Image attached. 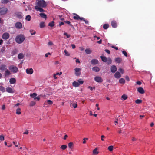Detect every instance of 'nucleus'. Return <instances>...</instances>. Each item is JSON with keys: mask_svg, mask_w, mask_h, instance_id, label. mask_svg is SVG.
I'll return each instance as SVG.
<instances>
[{"mask_svg": "<svg viewBox=\"0 0 155 155\" xmlns=\"http://www.w3.org/2000/svg\"><path fill=\"white\" fill-rule=\"evenodd\" d=\"M113 146L112 145L108 147V149L110 151H111L113 150Z\"/></svg>", "mask_w": 155, "mask_h": 155, "instance_id": "48", "label": "nucleus"}, {"mask_svg": "<svg viewBox=\"0 0 155 155\" xmlns=\"http://www.w3.org/2000/svg\"><path fill=\"white\" fill-rule=\"evenodd\" d=\"M109 27V25L107 24H105L103 25V28L104 29H107Z\"/></svg>", "mask_w": 155, "mask_h": 155, "instance_id": "32", "label": "nucleus"}, {"mask_svg": "<svg viewBox=\"0 0 155 155\" xmlns=\"http://www.w3.org/2000/svg\"><path fill=\"white\" fill-rule=\"evenodd\" d=\"M111 47L112 48H114L116 49V50H118V48L117 47H115L114 46H111Z\"/></svg>", "mask_w": 155, "mask_h": 155, "instance_id": "59", "label": "nucleus"}, {"mask_svg": "<svg viewBox=\"0 0 155 155\" xmlns=\"http://www.w3.org/2000/svg\"><path fill=\"white\" fill-rule=\"evenodd\" d=\"M9 34L8 33L5 32L3 34L2 37L3 39L7 40L9 38Z\"/></svg>", "mask_w": 155, "mask_h": 155, "instance_id": "5", "label": "nucleus"}, {"mask_svg": "<svg viewBox=\"0 0 155 155\" xmlns=\"http://www.w3.org/2000/svg\"><path fill=\"white\" fill-rule=\"evenodd\" d=\"M92 69L93 71L95 72H98L100 71L99 68L96 66L93 67Z\"/></svg>", "mask_w": 155, "mask_h": 155, "instance_id": "20", "label": "nucleus"}, {"mask_svg": "<svg viewBox=\"0 0 155 155\" xmlns=\"http://www.w3.org/2000/svg\"><path fill=\"white\" fill-rule=\"evenodd\" d=\"M26 73L28 74H31L33 72V70L32 68H28L26 69Z\"/></svg>", "mask_w": 155, "mask_h": 155, "instance_id": "12", "label": "nucleus"}, {"mask_svg": "<svg viewBox=\"0 0 155 155\" xmlns=\"http://www.w3.org/2000/svg\"><path fill=\"white\" fill-rule=\"evenodd\" d=\"M123 54L126 57L127 56V52L125 51H122Z\"/></svg>", "mask_w": 155, "mask_h": 155, "instance_id": "53", "label": "nucleus"}, {"mask_svg": "<svg viewBox=\"0 0 155 155\" xmlns=\"http://www.w3.org/2000/svg\"><path fill=\"white\" fill-rule=\"evenodd\" d=\"M59 18H60V19L61 20V21H63V20H64V18H63L62 17V16H59Z\"/></svg>", "mask_w": 155, "mask_h": 155, "instance_id": "64", "label": "nucleus"}, {"mask_svg": "<svg viewBox=\"0 0 155 155\" xmlns=\"http://www.w3.org/2000/svg\"><path fill=\"white\" fill-rule=\"evenodd\" d=\"M21 110L20 108H18L16 110V114L18 115L20 114L21 113Z\"/></svg>", "mask_w": 155, "mask_h": 155, "instance_id": "34", "label": "nucleus"}, {"mask_svg": "<svg viewBox=\"0 0 155 155\" xmlns=\"http://www.w3.org/2000/svg\"><path fill=\"white\" fill-rule=\"evenodd\" d=\"M135 102L137 104H139L142 102V100L140 99H137L135 101Z\"/></svg>", "mask_w": 155, "mask_h": 155, "instance_id": "44", "label": "nucleus"}, {"mask_svg": "<svg viewBox=\"0 0 155 155\" xmlns=\"http://www.w3.org/2000/svg\"><path fill=\"white\" fill-rule=\"evenodd\" d=\"M111 71L113 73H115L117 70L116 67L115 65H113L111 67Z\"/></svg>", "mask_w": 155, "mask_h": 155, "instance_id": "15", "label": "nucleus"}, {"mask_svg": "<svg viewBox=\"0 0 155 155\" xmlns=\"http://www.w3.org/2000/svg\"><path fill=\"white\" fill-rule=\"evenodd\" d=\"M94 80L97 82L101 83L103 81V79L99 76H96L94 78Z\"/></svg>", "mask_w": 155, "mask_h": 155, "instance_id": "7", "label": "nucleus"}, {"mask_svg": "<svg viewBox=\"0 0 155 155\" xmlns=\"http://www.w3.org/2000/svg\"><path fill=\"white\" fill-rule=\"evenodd\" d=\"M136 83L137 84L140 85L142 84L141 82L140 81H137L136 82Z\"/></svg>", "mask_w": 155, "mask_h": 155, "instance_id": "63", "label": "nucleus"}, {"mask_svg": "<svg viewBox=\"0 0 155 155\" xmlns=\"http://www.w3.org/2000/svg\"><path fill=\"white\" fill-rule=\"evenodd\" d=\"M104 137H105L103 135H101V140L102 141H104V140L103 139V138H104Z\"/></svg>", "mask_w": 155, "mask_h": 155, "instance_id": "62", "label": "nucleus"}, {"mask_svg": "<svg viewBox=\"0 0 155 155\" xmlns=\"http://www.w3.org/2000/svg\"><path fill=\"white\" fill-rule=\"evenodd\" d=\"M47 103L49 105H51L53 104V102L51 100H48L45 102V103Z\"/></svg>", "mask_w": 155, "mask_h": 155, "instance_id": "35", "label": "nucleus"}, {"mask_svg": "<svg viewBox=\"0 0 155 155\" xmlns=\"http://www.w3.org/2000/svg\"><path fill=\"white\" fill-rule=\"evenodd\" d=\"M122 61V59L121 58L117 57L115 59V61L117 63H120Z\"/></svg>", "mask_w": 155, "mask_h": 155, "instance_id": "16", "label": "nucleus"}, {"mask_svg": "<svg viewBox=\"0 0 155 155\" xmlns=\"http://www.w3.org/2000/svg\"><path fill=\"white\" fill-rule=\"evenodd\" d=\"M8 11L7 8L3 7L0 8V14L1 15H4Z\"/></svg>", "mask_w": 155, "mask_h": 155, "instance_id": "4", "label": "nucleus"}, {"mask_svg": "<svg viewBox=\"0 0 155 155\" xmlns=\"http://www.w3.org/2000/svg\"><path fill=\"white\" fill-rule=\"evenodd\" d=\"M31 19V16L29 15H27L25 18V19L28 21H30Z\"/></svg>", "mask_w": 155, "mask_h": 155, "instance_id": "36", "label": "nucleus"}, {"mask_svg": "<svg viewBox=\"0 0 155 155\" xmlns=\"http://www.w3.org/2000/svg\"><path fill=\"white\" fill-rule=\"evenodd\" d=\"M0 91L3 92H4L5 91V88L2 86H0Z\"/></svg>", "mask_w": 155, "mask_h": 155, "instance_id": "37", "label": "nucleus"}, {"mask_svg": "<svg viewBox=\"0 0 155 155\" xmlns=\"http://www.w3.org/2000/svg\"><path fill=\"white\" fill-rule=\"evenodd\" d=\"M97 148L94 149L93 150V153L94 155H97L98 153V152L97 151Z\"/></svg>", "mask_w": 155, "mask_h": 155, "instance_id": "33", "label": "nucleus"}, {"mask_svg": "<svg viewBox=\"0 0 155 155\" xmlns=\"http://www.w3.org/2000/svg\"><path fill=\"white\" fill-rule=\"evenodd\" d=\"M107 64L109 65L110 64L112 63V60L110 58H108L107 59V61H106Z\"/></svg>", "mask_w": 155, "mask_h": 155, "instance_id": "28", "label": "nucleus"}, {"mask_svg": "<svg viewBox=\"0 0 155 155\" xmlns=\"http://www.w3.org/2000/svg\"><path fill=\"white\" fill-rule=\"evenodd\" d=\"M37 95V94L36 93H34L32 94H30V96L32 98H34Z\"/></svg>", "mask_w": 155, "mask_h": 155, "instance_id": "42", "label": "nucleus"}, {"mask_svg": "<svg viewBox=\"0 0 155 155\" xmlns=\"http://www.w3.org/2000/svg\"><path fill=\"white\" fill-rule=\"evenodd\" d=\"M4 137L3 135L0 136V140L3 141L4 140Z\"/></svg>", "mask_w": 155, "mask_h": 155, "instance_id": "52", "label": "nucleus"}, {"mask_svg": "<svg viewBox=\"0 0 155 155\" xmlns=\"http://www.w3.org/2000/svg\"><path fill=\"white\" fill-rule=\"evenodd\" d=\"M15 27L17 28L21 29L22 28V23L19 22H17L15 24Z\"/></svg>", "mask_w": 155, "mask_h": 155, "instance_id": "9", "label": "nucleus"}, {"mask_svg": "<svg viewBox=\"0 0 155 155\" xmlns=\"http://www.w3.org/2000/svg\"><path fill=\"white\" fill-rule=\"evenodd\" d=\"M30 32L32 35H34L36 33L35 31L33 30H30Z\"/></svg>", "mask_w": 155, "mask_h": 155, "instance_id": "46", "label": "nucleus"}, {"mask_svg": "<svg viewBox=\"0 0 155 155\" xmlns=\"http://www.w3.org/2000/svg\"><path fill=\"white\" fill-rule=\"evenodd\" d=\"M121 97L124 100H125L127 98V97L126 95L124 94L122 95Z\"/></svg>", "mask_w": 155, "mask_h": 155, "instance_id": "47", "label": "nucleus"}, {"mask_svg": "<svg viewBox=\"0 0 155 155\" xmlns=\"http://www.w3.org/2000/svg\"><path fill=\"white\" fill-rule=\"evenodd\" d=\"M64 52L65 54V55L67 56H69L70 54L67 52V51L65 49L64 51Z\"/></svg>", "mask_w": 155, "mask_h": 155, "instance_id": "51", "label": "nucleus"}, {"mask_svg": "<svg viewBox=\"0 0 155 155\" xmlns=\"http://www.w3.org/2000/svg\"><path fill=\"white\" fill-rule=\"evenodd\" d=\"M78 82L80 84H80H82L84 83V81H82L81 80V79H79L78 80Z\"/></svg>", "mask_w": 155, "mask_h": 155, "instance_id": "54", "label": "nucleus"}, {"mask_svg": "<svg viewBox=\"0 0 155 155\" xmlns=\"http://www.w3.org/2000/svg\"><path fill=\"white\" fill-rule=\"evenodd\" d=\"M105 51L107 52L108 54H110V51L108 49H105Z\"/></svg>", "mask_w": 155, "mask_h": 155, "instance_id": "58", "label": "nucleus"}, {"mask_svg": "<svg viewBox=\"0 0 155 155\" xmlns=\"http://www.w3.org/2000/svg\"><path fill=\"white\" fill-rule=\"evenodd\" d=\"M91 62L92 65H95L98 63L99 61L97 59H93L91 60Z\"/></svg>", "mask_w": 155, "mask_h": 155, "instance_id": "11", "label": "nucleus"}, {"mask_svg": "<svg viewBox=\"0 0 155 155\" xmlns=\"http://www.w3.org/2000/svg\"><path fill=\"white\" fill-rule=\"evenodd\" d=\"M16 80L14 78H11L9 80V82L10 84H13L16 83Z\"/></svg>", "mask_w": 155, "mask_h": 155, "instance_id": "21", "label": "nucleus"}, {"mask_svg": "<svg viewBox=\"0 0 155 155\" xmlns=\"http://www.w3.org/2000/svg\"><path fill=\"white\" fill-rule=\"evenodd\" d=\"M73 142H71L68 143V147H69V148L71 149L72 148V147L73 146Z\"/></svg>", "mask_w": 155, "mask_h": 155, "instance_id": "40", "label": "nucleus"}, {"mask_svg": "<svg viewBox=\"0 0 155 155\" xmlns=\"http://www.w3.org/2000/svg\"><path fill=\"white\" fill-rule=\"evenodd\" d=\"M25 39V37L22 34H20L16 36L15 40L16 42L18 44L22 43Z\"/></svg>", "mask_w": 155, "mask_h": 155, "instance_id": "1", "label": "nucleus"}, {"mask_svg": "<svg viewBox=\"0 0 155 155\" xmlns=\"http://www.w3.org/2000/svg\"><path fill=\"white\" fill-rule=\"evenodd\" d=\"M6 92L9 93H13L14 92V90L9 87H7L6 89Z\"/></svg>", "mask_w": 155, "mask_h": 155, "instance_id": "13", "label": "nucleus"}, {"mask_svg": "<svg viewBox=\"0 0 155 155\" xmlns=\"http://www.w3.org/2000/svg\"><path fill=\"white\" fill-rule=\"evenodd\" d=\"M74 15L75 16L73 17V18L74 19L77 20L80 19L81 20V18L78 15L75 13L74 14Z\"/></svg>", "mask_w": 155, "mask_h": 155, "instance_id": "19", "label": "nucleus"}, {"mask_svg": "<svg viewBox=\"0 0 155 155\" xmlns=\"http://www.w3.org/2000/svg\"><path fill=\"white\" fill-rule=\"evenodd\" d=\"M8 67L5 64H2L0 66V70L2 71H5L7 69Z\"/></svg>", "mask_w": 155, "mask_h": 155, "instance_id": "8", "label": "nucleus"}, {"mask_svg": "<svg viewBox=\"0 0 155 155\" xmlns=\"http://www.w3.org/2000/svg\"><path fill=\"white\" fill-rule=\"evenodd\" d=\"M36 104V102L34 101H31L29 104V105L31 106H33L35 105Z\"/></svg>", "mask_w": 155, "mask_h": 155, "instance_id": "45", "label": "nucleus"}, {"mask_svg": "<svg viewBox=\"0 0 155 155\" xmlns=\"http://www.w3.org/2000/svg\"><path fill=\"white\" fill-rule=\"evenodd\" d=\"M34 100L39 101L40 99V98L39 96L35 97V98H34Z\"/></svg>", "mask_w": 155, "mask_h": 155, "instance_id": "55", "label": "nucleus"}, {"mask_svg": "<svg viewBox=\"0 0 155 155\" xmlns=\"http://www.w3.org/2000/svg\"><path fill=\"white\" fill-rule=\"evenodd\" d=\"M45 26V23L43 22H41L40 24V28H44Z\"/></svg>", "mask_w": 155, "mask_h": 155, "instance_id": "41", "label": "nucleus"}, {"mask_svg": "<svg viewBox=\"0 0 155 155\" xmlns=\"http://www.w3.org/2000/svg\"><path fill=\"white\" fill-rule=\"evenodd\" d=\"M125 79L126 80L128 81H129L130 80V79L129 77L127 76H126L125 77Z\"/></svg>", "mask_w": 155, "mask_h": 155, "instance_id": "60", "label": "nucleus"}, {"mask_svg": "<svg viewBox=\"0 0 155 155\" xmlns=\"http://www.w3.org/2000/svg\"><path fill=\"white\" fill-rule=\"evenodd\" d=\"M47 4L46 2L44 0H37L36 2V5L38 7L44 8L46 7Z\"/></svg>", "mask_w": 155, "mask_h": 155, "instance_id": "2", "label": "nucleus"}, {"mask_svg": "<svg viewBox=\"0 0 155 155\" xmlns=\"http://www.w3.org/2000/svg\"><path fill=\"white\" fill-rule=\"evenodd\" d=\"M114 76L116 78H119L121 77L120 73L119 72H117L114 74Z\"/></svg>", "mask_w": 155, "mask_h": 155, "instance_id": "17", "label": "nucleus"}, {"mask_svg": "<svg viewBox=\"0 0 155 155\" xmlns=\"http://www.w3.org/2000/svg\"><path fill=\"white\" fill-rule=\"evenodd\" d=\"M125 80L123 78H121L119 80V82L122 84H124L125 83Z\"/></svg>", "mask_w": 155, "mask_h": 155, "instance_id": "25", "label": "nucleus"}, {"mask_svg": "<svg viewBox=\"0 0 155 155\" xmlns=\"http://www.w3.org/2000/svg\"><path fill=\"white\" fill-rule=\"evenodd\" d=\"M70 105L71 107H73L74 108L77 107L78 106L77 103H71L70 104Z\"/></svg>", "mask_w": 155, "mask_h": 155, "instance_id": "23", "label": "nucleus"}, {"mask_svg": "<svg viewBox=\"0 0 155 155\" xmlns=\"http://www.w3.org/2000/svg\"><path fill=\"white\" fill-rule=\"evenodd\" d=\"M35 8L37 11H39L41 12L44 11V10L42 8V7H38V6H35Z\"/></svg>", "mask_w": 155, "mask_h": 155, "instance_id": "14", "label": "nucleus"}, {"mask_svg": "<svg viewBox=\"0 0 155 155\" xmlns=\"http://www.w3.org/2000/svg\"><path fill=\"white\" fill-rule=\"evenodd\" d=\"M100 58L104 62H106L107 58L106 57L101 56Z\"/></svg>", "mask_w": 155, "mask_h": 155, "instance_id": "27", "label": "nucleus"}, {"mask_svg": "<svg viewBox=\"0 0 155 155\" xmlns=\"http://www.w3.org/2000/svg\"><path fill=\"white\" fill-rule=\"evenodd\" d=\"M119 71H120V72H121V73L122 74H123L124 73V70L122 69V68H120L119 69Z\"/></svg>", "mask_w": 155, "mask_h": 155, "instance_id": "57", "label": "nucleus"}, {"mask_svg": "<svg viewBox=\"0 0 155 155\" xmlns=\"http://www.w3.org/2000/svg\"><path fill=\"white\" fill-rule=\"evenodd\" d=\"M86 53L87 54H89L91 53L92 51L89 48H87L85 50Z\"/></svg>", "mask_w": 155, "mask_h": 155, "instance_id": "31", "label": "nucleus"}, {"mask_svg": "<svg viewBox=\"0 0 155 155\" xmlns=\"http://www.w3.org/2000/svg\"><path fill=\"white\" fill-rule=\"evenodd\" d=\"M64 22L65 23H66L67 24L69 25L72 28H74V27L73 25L71 24V22L70 21H64Z\"/></svg>", "mask_w": 155, "mask_h": 155, "instance_id": "29", "label": "nucleus"}, {"mask_svg": "<svg viewBox=\"0 0 155 155\" xmlns=\"http://www.w3.org/2000/svg\"><path fill=\"white\" fill-rule=\"evenodd\" d=\"M28 133L29 132H28V130H26V131L23 133V134H28Z\"/></svg>", "mask_w": 155, "mask_h": 155, "instance_id": "61", "label": "nucleus"}, {"mask_svg": "<svg viewBox=\"0 0 155 155\" xmlns=\"http://www.w3.org/2000/svg\"><path fill=\"white\" fill-rule=\"evenodd\" d=\"M24 57V55L22 53H20L19 54L18 56V59H23V58Z\"/></svg>", "mask_w": 155, "mask_h": 155, "instance_id": "30", "label": "nucleus"}, {"mask_svg": "<svg viewBox=\"0 0 155 155\" xmlns=\"http://www.w3.org/2000/svg\"><path fill=\"white\" fill-rule=\"evenodd\" d=\"M74 70L75 72V74L76 76H80L81 74V72H80L81 69L79 68H76Z\"/></svg>", "mask_w": 155, "mask_h": 155, "instance_id": "6", "label": "nucleus"}, {"mask_svg": "<svg viewBox=\"0 0 155 155\" xmlns=\"http://www.w3.org/2000/svg\"><path fill=\"white\" fill-rule=\"evenodd\" d=\"M39 15L40 17L43 18H47V15L44 13H40L39 14Z\"/></svg>", "mask_w": 155, "mask_h": 155, "instance_id": "26", "label": "nucleus"}, {"mask_svg": "<svg viewBox=\"0 0 155 155\" xmlns=\"http://www.w3.org/2000/svg\"><path fill=\"white\" fill-rule=\"evenodd\" d=\"M9 68L12 72L14 73L17 72L18 71V68L13 65L10 66L9 67Z\"/></svg>", "mask_w": 155, "mask_h": 155, "instance_id": "3", "label": "nucleus"}, {"mask_svg": "<svg viewBox=\"0 0 155 155\" xmlns=\"http://www.w3.org/2000/svg\"><path fill=\"white\" fill-rule=\"evenodd\" d=\"M111 25L112 27L114 28H116L117 27V25L116 21H112L111 22Z\"/></svg>", "mask_w": 155, "mask_h": 155, "instance_id": "18", "label": "nucleus"}, {"mask_svg": "<svg viewBox=\"0 0 155 155\" xmlns=\"http://www.w3.org/2000/svg\"><path fill=\"white\" fill-rule=\"evenodd\" d=\"M17 50L16 49L12 51V54L13 55H15L17 53Z\"/></svg>", "mask_w": 155, "mask_h": 155, "instance_id": "50", "label": "nucleus"}, {"mask_svg": "<svg viewBox=\"0 0 155 155\" xmlns=\"http://www.w3.org/2000/svg\"><path fill=\"white\" fill-rule=\"evenodd\" d=\"M48 25L51 27H53L54 25V21H52L51 22H50Z\"/></svg>", "mask_w": 155, "mask_h": 155, "instance_id": "39", "label": "nucleus"}, {"mask_svg": "<svg viewBox=\"0 0 155 155\" xmlns=\"http://www.w3.org/2000/svg\"><path fill=\"white\" fill-rule=\"evenodd\" d=\"M81 20H83L84 21L86 24H88V21L85 20V18H84L81 17Z\"/></svg>", "mask_w": 155, "mask_h": 155, "instance_id": "49", "label": "nucleus"}, {"mask_svg": "<svg viewBox=\"0 0 155 155\" xmlns=\"http://www.w3.org/2000/svg\"><path fill=\"white\" fill-rule=\"evenodd\" d=\"M72 85L75 87H78L80 85V84L78 82L74 81Z\"/></svg>", "mask_w": 155, "mask_h": 155, "instance_id": "24", "label": "nucleus"}, {"mask_svg": "<svg viewBox=\"0 0 155 155\" xmlns=\"http://www.w3.org/2000/svg\"><path fill=\"white\" fill-rule=\"evenodd\" d=\"M67 148V146L65 145H63L61 146L60 148L62 150H64Z\"/></svg>", "mask_w": 155, "mask_h": 155, "instance_id": "38", "label": "nucleus"}, {"mask_svg": "<svg viewBox=\"0 0 155 155\" xmlns=\"http://www.w3.org/2000/svg\"><path fill=\"white\" fill-rule=\"evenodd\" d=\"M64 35L66 36L67 38H69L70 36V35L68 34L66 32L64 33Z\"/></svg>", "mask_w": 155, "mask_h": 155, "instance_id": "56", "label": "nucleus"}, {"mask_svg": "<svg viewBox=\"0 0 155 155\" xmlns=\"http://www.w3.org/2000/svg\"><path fill=\"white\" fill-rule=\"evenodd\" d=\"M9 2L8 0H1V2L3 4H7Z\"/></svg>", "mask_w": 155, "mask_h": 155, "instance_id": "43", "label": "nucleus"}, {"mask_svg": "<svg viewBox=\"0 0 155 155\" xmlns=\"http://www.w3.org/2000/svg\"><path fill=\"white\" fill-rule=\"evenodd\" d=\"M10 74H11V73H10V71L8 70L7 69L5 70V73H4L5 76V77H6V76H8L10 75Z\"/></svg>", "mask_w": 155, "mask_h": 155, "instance_id": "22", "label": "nucleus"}, {"mask_svg": "<svg viewBox=\"0 0 155 155\" xmlns=\"http://www.w3.org/2000/svg\"><path fill=\"white\" fill-rule=\"evenodd\" d=\"M137 91L141 94H143L145 93V91L143 88L141 87H138L137 89Z\"/></svg>", "mask_w": 155, "mask_h": 155, "instance_id": "10", "label": "nucleus"}]
</instances>
